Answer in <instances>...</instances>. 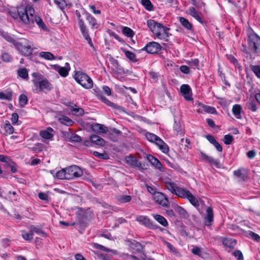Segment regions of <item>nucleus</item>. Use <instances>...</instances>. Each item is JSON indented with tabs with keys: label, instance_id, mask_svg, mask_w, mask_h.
<instances>
[{
	"label": "nucleus",
	"instance_id": "nucleus-32",
	"mask_svg": "<svg viewBox=\"0 0 260 260\" xmlns=\"http://www.w3.org/2000/svg\"><path fill=\"white\" fill-rule=\"evenodd\" d=\"M206 212L207 216L206 217V219L209 222V224H206L209 225L213 220V212L212 208L208 207L206 209Z\"/></svg>",
	"mask_w": 260,
	"mask_h": 260
},
{
	"label": "nucleus",
	"instance_id": "nucleus-21",
	"mask_svg": "<svg viewBox=\"0 0 260 260\" xmlns=\"http://www.w3.org/2000/svg\"><path fill=\"white\" fill-rule=\"evenodd\" d=\"M190 191L186 188L177 187V191L175 194L179 197L187 199V197L190 194Z\"/></svg>",
	"mask_w": 260,
	"mask_h": 260
},
{
	"label": "nucleus",
	"instance_id": "nucleus-45",
	"mask_svg": "<svg viewBox=\"0 0 260 260\" xmlns=\"http://www.w3.org/2000/svg\"><path fill=\"white\" fill-rule=\"evenodd\" d=\"M59 121L62 124L67 126H70L73 123V121L67 116H63L59 119Z\"/></svg>",
	"mask_w": 260,
	"mask_h": 260
},
{
	"label": "nucleus",
	"instance_id": "nucleus-49",
	"mask_svg": "<svg viewBox=\"0 0 260 260\" xmlns=\"http://www.w3.org/2000/svg\"><path fill=\"white\" fill-rule=\"evenodd\" d=\"M82 25L80 26V29L81 31V33L86 40H88L89 38H90L88 32V30L86 28V26L85 24H81Z\"/></svg>",
	"mask_w": 260,
	"mask_h": 260
},
{
	"label": "nucleus",
	"instance_id": "nucleus-41",
	"mask_svg": "<svg viewBox=\"0 0 260 260\" xmlns=\"http://www.w3.org/2000/svg\"><path fill=\"white\" fill-rule=\"evenodd\" d=\"M122 32L127 37H133L135 34L133 30L129 27L124 26L122 29Z\"/></svg>",
	"mask_w": 260,
	"mask_h": 260
},
{
	"label": "nucleus",
	"instance_id": "nucleus-52",
	"mask_svg": "<svg viewBox=\"0 0 260 260\" xmlns=\"http://www.w3.org/2000/svg\"><path fill=\"white\" fill-rule=\"evenodd\" d=\"M177 213L183 218H187L188 215L186 210L181 206H177L176 209Z\"/></svg>",
	"mask_w": 260,
	"mask_h": 260
},
{
	"label": "nucleus",
	"instance_id": "nucleus-36",
	"mask_svg": "<svg viewBox=\"0 0 260 260\" xmlns=\"http://www.w3.org/2000/svg\"><path fill=\"white\" fill-rule=\"evenodd\" d=\"M30 232H31L32 234L33 233H36V234L42 235L43 237L47 236V234L43 231H42V229H41L39 227H36L34 225L30 226Z\"/></svg>",
	"mask_w": 260,
	"mask_h": 260
},
{
	"label": "nucleus",
	"instance_id": "nucleus-63",
	"mask_svg": "<svg viewBox=\"0 0 260 260\" xmlns=\"http://www.w3.org/2000/svg\"><path fill=\"white\" fill-rule=\"evenodd\" d=\"M7 165L11 168L12 173H15L17 171L16 165L12 160H11V162H8Z\"/></svg>",
	"mask_w": 260,
	"mask_h": 260
},
{
	"label": "nucleus",
	"instance_id": "nucleus-38",
	"mask_svg": "<svg viewBox=\"0 0 260 260\" xmlns=\"http://www.w3.org/2000/svg\"><path fill=\"white\" fill-rule=\"evenodd\" d=\"M148 27L153 34H156L155 27L157 25V22L153 20H148L147 21Z\"/></svg>",
	"mask_w": 260,
	"mask_h": 260
},
{
	"label": "nucleus",
	"instance_id": "nucleus-29",
	"mask_svg": "<svg viewBox=\"0 0 260 260\" xmlns=\"http://www.w3.org/2000/svg\"><path fill=\"white\" fill-rule=\"evenodd\" d=\"M242 107L240 105L236 104L233 106L232 108V112L235 116L238 118H241V112Z\"/></svg>",
	"mask_w": 260,
	"mask_h": 260
},
{
	"label": "nucleus",
	"instance_id": "nucleus-59",
	"mask_svg": "<svg viewBox=\"0 0 260 260\" xmlns=\"http://www.w3.org/2000/svg\"><path fill=\"white\" fill-rule=\"evenodd\" d=\"M233 255L238 260H243V255L240 250H236L233 252Z\"/></svg>",
	"mask_w": 260,
	"mask_h": 260
},
{
	"label": "nucleus",
	"instance_id": "nucleus-50",
	"mask_svg": "<svg viewBox=\"0 0 260 260\" xmlns=\"http://www.w3.org/2000/svg\"><path fill=\"white\" fill-rule=\"evenodd\" d=\"M18 75L23 79L28 78V72L25 68H21L17 71Z\"/></svg>",
	"mask_w": 260,
	"mask_h": 260
},
{
	"label": "nucleus",
	"instance_id": "nucleus-48",
	"mask_svg": "<svg viewBox=\"0 0 260 260\" xmlns=\"http://www.w3.org/2000/svg\"><path fill=\"white\" fill-rule=\"evenodd\" d=\"M246 107L248 109L250 110L253 112H255L257 110L256 104L253 100H250L247 102Z\"/></svg>",
	"mask_w": 260,
	"mask_h": 260
},
{
	"label": "nucleus",
	"instance_id": "nucleus-26",
	"mask_svg": "<svg viewBox=\"0 0 260 260\" xmlns=\"http://www.w3.org/2000/svg\"><path fill=\"white\" fill-rule=\"evenodd\" d=\"M179 22L182 26L186 29L191 30L192 29V25L188 21V20L183 17H179Z\"/></svg>",
	"mask_w": 260,
	"mask_h": 260
},
{
	"label": "nucleus",
	"instance_id": "nucleus-47",
	"mask_svg": "<svg viewBox=\"0 0 260 260\" xmlns=\"http://www.w3.org/2000/svg\"><path fill=\"white\" fill-rule=\"evenodd\" d=\"M187 199H188L189 202L194 207H198L199 206L198 199L193 195H192L191 192L187 197Z\"/></svg>",
	"mask_w": 260,
	"mask_h": 260
},
{
	"label": "nucleus",
	"instance_id": "nucleus-51",
	"mask_svg": "<svg viewBox=\"0 0 260 260\" xmlns=\"http://www.w3.org/2000/svg\"><path fill=\"white\" fill-rule=\"evenodd\" d=\"M93 154L95 156L103 159H108L110 158L109 155L106 153H100L95 151L93 152Z\"/></svg>",
	"mask_w": 260,
	"mask_h": 260
},
{
	"label": "nucleus",
	"instance_id": "nucleus-5",
	"mask_svg": "<svg viewBox=\"0 0 260 260\" xmlns=\"http://www.w3.org/2000/svg\"><path fill=\"white\" fill-rule=\"evenodd\" d=\"M25 39H22L19 42H14V45L16 49L24 56H28L31 55L32 48L30 45H27Z\"/></svg>",
	"mask_w": 260,
	"mask_h": 260
},
{
	"label": "nucleus",
	"instance_id": "nucleus-34",
	"mask_svg": "<svg viewBox=\"0 0 260 260\" xmlns=\"http://www.w3.org/2000/svg\"><path fill=\"white\" fill-rule=\"evenodd\" d=\"M28 103V98L24 94H21L19 97V104L20 108H23Z\"/></svg>",
	"mask_w": 260,
	"mask_h": 260
},
{
	"label": "nucleus",
	"instance_id": "nucleus-28",
	"mask_svg": "<svg viewBox=\"0 0 260 260\" xmlns=\"http://www.w3.org/2000/svg\"><path fill=\"white\" fill-rule=\"evenodd\" d=\"M189 14L201 23H203L202 18L199 15L198 12L196 11L194 7H190L189 8Z\"/></svg>",
	"mask_w": 260,
	"mask_h": 260
},
{
	"label": "nucleus",
	"instance_id": "nucleus-20",
	"mask_svg": "<svg viewBox=\"0 0 260 260\" xmlns=\"http://www.w3.org/2000/svg\"><path fill=\"white\" fill-rule=\"evenodd\" d=\"M91 129L98 134L106 133L108 131V128L104 125L99 123H94L91 126Z\"/></svg>",
	"mask_w": 260,
	"mask_h": 260
},
{
	"label": "nucleus",
	"instance_id": "nucleus-33",
	"mask_svg": "<svg viewBox=\"0 0 260 260\" xmlns=\"http://www.w3.org/2000/svg\"><path fill=\"white\" fill-rule=\"evenodd\" d=\"M124 52L125 56L129 60L133 62H136L138 61V59L136 58V55L134 53L128 50H124Z\"/></svg>",
	"mask_w": 260,
	"mask_h": 260
},
{
	"label": "nucleus",
	"instance_id": "nucleus-19",
	"mask_svg": "<svg viewBox=\"0 0 260 260\" xmlns=\"http://www.w3.org/2000/svg\"><path fill=\"white\" fill-rule=\"evenodd\" d=\"M147 158L148 161L155 168L160 171H162V166L159 160L153 155L148 154L147 155Z\"/></svg>",
	"mask_w": 260,
	"mask_h": 260
},
{
	"label": "nucleus",
	"instance_id": "nucleus-22",
	"mask_svg": "<svg viewBox=\"0 0 260 260\" xmlns=\"http://www.w3.org/2000/svg\"><path fill=\"white\" fill-rule=\"evenodd\" d=\"M155 143L159 147L162 152L167 153L169 152V149L168 145L160 138H157Z\"/></svg>",
	"mask_w": 260,
	"mask_h": 260
},
{
	"label": "nucleus",
	"instance_id": "nucleus-27",
	"mask_svg": "<svg viewBox=\"0 0 260 260\" xmlns=\"http://www.w3.org/2000/svg\"><path fill=\"white\" fill-rule=\"evenodd\" d=\"M153 217L158 223H159L162 226L165 227L168 226V221L162 216L158 214H153Z\"/></svg>",
	"mask_w": 260,
	"mask_h": 260
},
{
	"label": "nucleus",
	"instance_id": "nucleus-24",
	"mask_svg": "<svg viewBox=\"0 0 260 260\" xmlns=\"http://www.w3.org/2000/svg\"><path fill=\"white\" fill-rule=\"evenodd\" d=\"M234 174L240 180L245 181L247 180V176L244 169H239L234 171Z\"/></svg>",
	"mask_w": 260,
	"mask_h": 260
},
{
	"label": "nucleus",
	"instance_id": "nucleus-18",
	"mask_svg": "<svg viewBox=\"0 0 260 260\" xmlns=\"http://www.w3.org/2000/svg\"><path fill=\"white\" fill-rule=\"evenodd\" d=\"M66 67H62L59 66L55 65V69L58 72V74L62 77H66L69 74L70 70L69 63L67 62L66 63Z\"/></svg>",
	"mask_w": 260,
	"mask_h": 260
},
{
	"label": "nucleus",
	"instance_id": "nucleus-40",
	"mask_svg": "<svg viewBox=\"0 0 260 260\" xmlns=\"http://www.w3.org/2000/svg\"><path fill=\"white\" fill-rule=\"evenodd\" d=\"M40 57H43L47 60H53L55 59V56L49 52H41L39 53Z\"/></svg>",
	"mask_w": 260,
	"mask_h": 260
},
{
	"label": "nucleus",
	"instance_id": "nucleus-62",
	"mask_svg": "<svg viewBox=\"0 0 260 260\" xmlns=\"http://www.w3.org/2000/svg\"><path fill=\"white\" fill-rule=\"evenodd\" d=\"M180 71L185 74H188L190 72V69L189 68L185 65L181 66L180 67Z\"/></svg>",
	"mask_w": 260,
	"mask_h": 260
},
{
	"label": "nucleus",
	"instance_id": "nucleus-4",
	"mask_svg": "<svg viewBox=\"0 0 260 260\" xmlns=\"http://www.w3.org/2000/svg\"><path fill=\"white\" fill-rule=\"evenodd\" d=\"M27 11H28V18L29 19V22L28 23L24 24L26 25H30L34 24L35 22L39 27L44 30H47V28L42 19L40 17L34 15V9L31 7Z\"/></svg>",
	"mask_w": 260,
	"mask_h": 260
},
{
	"label": "nucleus",
	"instance_id": "nucleus-37",
	"mask_svg": "<svg viewBox=\"0 0 260 260\" xmlns=\"http://www.w3.org/2000/svg\"><path fill=\"white\" fill-rule=\"evenodd\" d=\"M165 186L166 188L172 193H176L177 191V186H175V184L173 182H166Z\"/></svg>",
	"mask_w": 260,
	"mask_h": 260
},
{
	"label": "nucleus",
	"instance_id": "nucleus-43",
	"mask_svg": "<svg viewBox=\"0 0 260 260\" xmlns=\"http://www.w3.org/2000/svg\"><path fill=\"white\" fill-rule=\"evenodd\" d=\"M56 177L59 179H67L66 168L58 171L56 173Z\"/></svg>",
	"mask_w": 260,
	"mask_h": 260
},
{
	"label": "nucleus",
	"instance_id": "nucleus-39",
	"mask_svg": "<svg viewBox=\"0 0 260 260\" xmlns=\"http://www.w3.org/2000/svg\"><path fill=\"white\" fill-rule=\"evenodd\" d=\"M0 99L11 101L12 100V92L8 91L6 93L0 92Z\"/></svg>",
	"mask_w": 260,
	"mask_h": 260
},
{
	"label": "nucleus",
	"instance_id": "nucleus-15",
	"mask_svg": "<svg viewBox=\"0 0 260 260\" xmlns=\"http://www.w3.org/2000/svg\"><path fill=\"white\" fill-rule=\"evenodd\" d=\"M125 162L127 164L133 167H137L140 169H144L142 167V165L140 162H139L137 158L131 155L126 156L125 158Z\"/></svg>",
	"mask_w": 260,
	"mask_h": 260
},
{
	"label": "nucleus",
	"instance_id": "nucleus-1",
	"mask_svg": "<svg viewBox=\"0 0 260 260\" xmlns=\"http://www.w3.org/2000/svg\"><path fill=\"white\" fill-rule=\"evenodd\" d=\"M30 7V6L25 7L23 6L11 7L8 10V13L13 19H17L19 17L24 24L28 23L29 20L28 18V11L27 10Z\"/></svg>",
	"mask_w": 260,
	"mask_h": 260
},
{
	"label": "nucleus",
	"instance_id": "nucleus-58",
	"mask_svg": "<svg viewBox=\"0 0 260 260\" xmlns=\"http://www.w3.org/2000/svg\"><path fill=\"white\" fill-rule=\"evenodd\" d=\"M2 59L4 61L9 62L12 60V57L8 53L4 52L2 55Z\"/></svg>",
	"mask_w": 260,
	"mask_h": 260
},
{
	"label": "nucleus",
	"instance_id": "nucleus-64",
	"mask_svg": "<svg viewBox=\"0 0 260 260\" xmlns=\"http://www.w3.org/2000/svg\"><path fill=\"white\" fill-rule=\"evenodd\" d=\"M72 111L75 112L78 116H82L84 114L83 109L80 108H73Z\"/></svg>",
	"mask_w": 260,
	"mask_h": 260
},
{
	"label": "nucleus",
	"instance_id": "nucleus-16",
	"mask_svg": "<svg viewBox=\"0 0 260 260\" xmlns=\"http://www.w3.org/2000/svg\"><path fill=\"white\" fill-rule=\"evenodd\" d=\"M201 156L202 159L206 162H208L210 165H213L217 168H220V164L218 159H214L213 157L206 155L203 152H201Z\"/></svg>",
	"mask_w": 260,
	"mask_h": 260
},
{
	"label": "nucleus",
	"instance_id": "nucleus-35",
	"mask_svg": "<svg viewBox=\"0 0 260 260\" xmlns=\"http://www.w3.org/2000/svg\"><path fill=\"white\" fill-rule=\"evenodd\" d=\"M141 4L149 11L154 10V7L150 0H141Z\"/></svg>",
	"mask_w": 260,
	"mask_h": 260
},
{
	"label": "nucleus",
	"instance_id": "nucleus-54",
	"mask_svg": "<svg viewBox=\"0 0 260 260\" xmlns=\"http://www.w3.org/2000/svg\"><path fill=\"white\" fill-rule=\"evenodd\" d=\"M234 141V137L231 135H225L223 138V142L226 145H230L232 144Z\"/></svg>",
	"mask_w": 260,
	"mask_h": 260
},
{
	"label": "nucleus",
	"instance_id": "nucleus-30",
	"mask_svg": "<svg viewBox=\"0 0 260 260\" xmlns=\"http://www.w3.org/2000/svg\"><path fill=\"white\" fill-rule=\"evenodd\" d=\"M223 244L229 248L234 247L236 244V241L231 238H224L222 240Z\"/></svg>",
	"mask_w": 260,
	"mask_h": 260
},
{
	"label": "nucleus",
	"instance_id": "nucleus-2",
	"mask_svg": "<svg viewBox=\"0 0 260 260\" xmlns=\"http://www.w3.org/2000/svg\"><path fill=\"white\" fill-rule=\"evenodd\" d=\"M32 76L35 79L32 82L36 87L34 90L35 92L39 91L46 92L50 91L51 89V84L46 78H43L41 74L37 73L32 74Z\"/></svg>",
	"mask_w": 260,
	"mask_h": 260
},
{
	"label": "nucleus",
	"instance_id": "nucleus-12",
	"mask_svg": "<svg viewBox=\"0 0 260 260\" xmlns=\"http://www.w3.org/2000/svg\"><path fill=\"white\" fill-rule=\"evenodd\" d=\"M154 200L158 204L164 207L169 206V201L166 196L161 192H155L153 196Z\"/></svg>",
	"mask_w": 260,
	"mask_h": 260
},
{
	"label": "nucleus",
	"instance_id": "nucleus-31",
	"mask_svg": "<svg viewBox=\"0 0 260 260\" xmlns=\"http://www.w3.org/2000/svg\"><path fill=\"white\" fill-rule=\"evenodd\" d=\"M132 197L129 195H121L119 196L117 199V201L121 204H125L131 202Z\"/></svg>",
	"mask_w": 260,
	"mask_h": 260
},
{
	"label": "nucleus",
	"instance_id": "nucleus-3",
	"mask_svg": "<svg viewBox=\"0 0 260 260\" xmlns=\"http://www.w3.org/2000/svg\"><path fill=\"white\" fill-rule=\"evenodd\" d=\"M74 78L78 83L86 89L91 88L93 87V82L91 78L82 72H75Z\"/></svg>",
	"mask_w": 260,
	"mask_h": 260
},
{
	"label": "nucleus",
	"instance_id": "nucleus-46",
	"mask_svg": "<svg viewBox=\"0 0 260 260\" xmlns=\"http://www.w3.org/2000/svg\"><path fill=\"white\" fill-rule=\"evenodd\" d=\"M4 128L5 132L9 135L12 134L14 133V127L11 125L8 121H7L4 124Z\"/></svg>",
	"mask_w": 260,
	"mask_h": 260
},
{
	"label": "nucleus",
	"instance_id": "nucleus-17",
	"mask_svg": "<svg viewBox=\"0 0 260 260\" xmlns=\"http://www.w3.org/2000/svg\"><path fill=\"white\" fill-rule=\"evenodd\" d=\"M84 14L86 16V21L91 26V28L93 29H97L99 26V24L98 23L96 19L87 12H85Z\"/></svg>",
	"mask_w": 260,
	"mask_h": 260
},
{
	"label": "nucleus",
	"instance_id": "nucleus-11",
	"mask_svg": "<svg viewBox=\"0 0 260 260\" xmlns=\"http://www.w3.org/2000/svg\"><path fill=\"white\" fill-rule=\"evenodd\" d=\"M110 61L112 65V70L115 74L118 75H123L127 73L128 70L124 71L117 59L112 58Z\"/></svg>",
	"mask_w": 260,
	"mask_h": 260
},
{
	"label": "nucleus",
	"instance_id": "nucleus-57",
	"mask_svg": "<svg viewBox=\"0 0 260 260\" xmlns=\"http://www.w3.org/2000/svg\"><path fill=\"white\" fill-rule=\"evenodd\" d=\"M251 69L255 75L260 78V66H251Z\"/></svg>",
	"mask_w": 260,
	"mask_h": 260
},
{
	"label": "nucleus",
	"instance_id": "nucleus-14",
	"mask_svg": "<svg viewBox=\"0 0 260 260\" xmlns=\"http://www.w3.org/2000/svg\"><path fill=\"white\" fill-rule=\"evenodd\" d=\"M180 91L186 100H192L191 89L188 85L183 84L181 85Z\"/></svg>",
	"mask_w": 260,
	"mask_h": 260
},
{
	"label": "nucleus",
	"instance_id": "nucleus-9",
	"mask_svg": "<svg viewBox=\"0 0 260 260\" xmlns=\"http://www.w3.org/2000/svg\"><path fill=\"white\" fill-rule=\"evenodd\" d=\"M161 47L159 44L155 42H151L146 44L141 50L146 51L148 53L155 54L159 51Z\"/></svg>",
	"mask_w": 260,
	"mask_h": 260
},
{
	"label": "nucleus",
	"instance_id": "nucleus-53",
	"mask_svg": "<svg viewBox=\"0 0 260 260\" xmlns=\"http://www.w3.org/2000/svg\"><path fill=\"white\" fill-rule=\"evenodd\" d=\"M54 2L61 10H63L68 5L67 0H54Z\"/></svg>",
	"mask_w": 260,
	"mask_h": 260
},
{
	"label": "nucleus",
	"instance_id": "nucleus-60",
	"mask_svg": "<svg viewBox=\"0 0 260 260\" xmlns=\"http://www.w3.org/2000/svg\"><path fill=\"white\" fill-rule=\"evenodd\" d=\"M23 238L27 241H31L33 239V234L30 232V233H25L22 234Z\"/></svg>",
	"mask_w": 260,
	"mask_h": 260
},
{
	"label": "nucleus",
	"instance_id": "nucleus-25",
	"mask_svg": "<svg viewBox=\"0 0 260 260\" xmlns=\"http://www.w3.org/2000/svg\"><path fill=\"white\" fill-rule=\"evenodd\" d=\"M53 131V129L49 127L47 130L42 131L40 133V135L41 137L45 139H51L53 137V135L51 133Z\"/></svg>",
	"mask_w": 260,
	"mask_h": 260
},
{
	"label": "nucleus",
	"instance_id": "nucleus-42",
	"mask_svg": "<svg viewBox=\"0 0 260 260\" xmlns=\"http://www.w3.org/2000/svg\"><path fill=\"white\" fill-rule=\"evenodd\" d=\"M68 138L70 141L73 142H80L81 141V138L79 136L73 133H69Z\"/></svg>",
	"mask_w": 260,
	"mask_h": 260
},
{
	"label": "nucleus",
	"instance_id": "nucleus-6",
	"mask_svg": "<svg viewBox=\"0 0 260 260\" xmlns=\"http://www.w3.org/2000/svg\"><path fill=\"white\" fill-rule=\"evenodd\" d=\"M67 180L72 179L81 176L83 175L82 169L77 166H71L66 168Z\"/></svg>",
	"mask_w": 260,
	"mask_h": 260
},
{
	"label": "nucleus",
	"instance_id": "nucleus-55",
	"mask_svg": "<svg viewBox=\"0 0 260 260\" xmlns=\"http://www.w3.org/2000/svg\"><path fill=\"white\" fill-rule=\"evenodd\" d=\"M146 137L149 141L155 143L158 137L153 134L147 133L146 134Z\"/></svg>",
	"mask_w": 260,
	"mask_h": 260
},
{
	"label": "nucleus",
	"instance_id": "nucleus-7",
	"mask_svg": "<svg viewBox=\"0 0 260 260\" xmlns=\"http://www.w3.org/2000/svg\"><path fill=\"white\" fill-rule=\"evenodd\" d=\"M156 34H153L157 38L167 41V38L169 37L168 31L170 28L157 22L155 27Z\"/></svg>",
	"mask_w": 260,
	"mask_h": 260
},
{
	"label": "nucleus",
	"instance_id": "nucleus-61",
	"mask_svg": "<svg viewBox=\"0 0 260 260\" xmlns=\"http://www.w3.org/2000/svg\"><path fill=\"white\" fill-rule=\"evenodd\" d=\"M249 236L255 241H259L260 240V236L252 231L249 232Z\"/></svg>",
	"mask_w": 260,
	"mask_h": 260
},
{
	"label": "nucleus",
	"instance_id": "nucleus-23",
	"mask_svg": "<svg viewBox=\"0 0 260 260\" xmlns=\"http://www.w3.org/2000/svg\"><path fill=\"white\" fill-rule=\"evenodd\" d=\"M90 139L91 142L93 143L100 146H104L105 143V140L103 138L96 135H91L90 136Z\"/></svg>",
	"mask_w": 260,
	"mask_h": 260
},
{
	"label": "nucleus",
	"instance_id": "nucleus-13",
	"mask_svg": "<svg viewBox=\"0 0 260 260\" xmlns=\"http://www.w3.org/2000/svg\"><path fill=\"white\" fill-rule=\"evenodd\" d=\"M91 218L90 213L87 211L79 214L78 216V222L80 225L83 227L87 226L88 222Z\"/></svg>",
	"mask_w": 260,
	"mask_h": 260
},
{
	"label": "nucleus",
	"instance_id": "nucleus-44",
	"mask_svg": "<svg viewBox=\"0 0 260 260\" xmlns=\"http://www.w3.org/2000/svg\"><path fill=\"white\" fill-rule=\"evenodd\" d=\"M173 129L176 135L184 134V132L182 129L180 123L179 122H177L176 121H175L174 122Z\"/></svg>",
	"mask_w": 260,
	"mask_h": 260
},
{
	"label": "nucleus",
	"instance_id": "nucleus-8",
	"mask_svg": "<svg viewBox=\"0 0 260 260\" xmlns=\"http://www.w3.org/2000/svg\"><path fill=\"white\" fill-rule=\"evenodd\" d=\"M248 42L249 47L253 52H257L260 47V37L255 33H252L249 36Z\"/></svg>",
	"mask_w": 260,
	"mask_h": 260
},
{
	"label": "nucleus",
	"instance_id": "nucleus-56",
	"mask_svg": "<svg viewBox=\"0 0 260 260\" xmlns=\"http://www.w3.org/2000/svg\"><path fill=\"white\" fill-rule=\"evenodd\" d=\"M187 63L190 66L194 67L197 69H199V60L197 58L188 60L187 61Z\"/></svg>",
	"mask_w": 260,
	"mask_h": 260
},
{
	"label": "nucleus",
	"instance_id": "nucleus-10",
	"mask_svg": "<svg viewBox=\"0 0 260 260\" xmlns=\"http://www.w3.org/2000/svg\"><path fill=\"white\" fill-rule=\"evenodd\" d=\"M136 220L149 229L152 230H156L157 229H161V228L158 225L154 224L147 216L140 215L137 217Z\"/></svg>",
	"mask_w": 260,
	"mask_h": 260
}]
</instances>
